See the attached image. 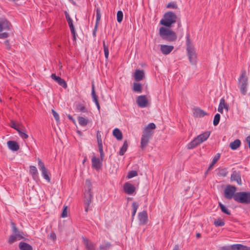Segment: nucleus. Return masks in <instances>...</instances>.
Masks as SVG:
<instances>
[{"mask_svg": "<svg viewBox=\"0 0 250 250\" xmlns=\"http://www.w3.org/2000/svg\"><path fill=\"white\" fill-rule=\"evenodd\" d=\"M179 250V246L178 245H175L173 249V250Z\"/></svg>", "mask_w": 250, "mask_h": 250, "instance_id": "774afa93", "label": "nucleus"}, {"mask_svg": "<svg viewBox=\"0 0 250 250\" xmlns=\"http://www.w3.org/2000/svg\"><path fill=\"white\" fill-rule=\"evenodd\" d=\"M230 180L231 181H236L239 185H242L241 174L240 172L239 171H232V173L231 174Z\"/></svg>", "mask_w": 250, "mask_h": 250, "instance_id": "ddd939ff", "label": "nucleus"}, {"mask_svg": "<svg viewBox=\"0 0 250 250\" xmlns=\"http://www.w3.org/2000/svg\"><path fill=\"white\" fill-rule=\"evenodd\" d=\"M136 103L139 107L141 108L146 107L148 104V101L146 96H139L137 98Z\"/></svg>", "mask_w": 250, "mask_h": 250, "instance_id": "9b49d317", "label": "nucleus"}, {"mask_svg": "<svg viewBox=\"0 0 250 250\" xmlns=\"http://www.w3.org/2000/svg\"><path fill=\"white\" fill-rule=\"evenodd\" d=\"M76 110L79 111L86 112H87V109L84 105L82 104H79L76 105Z\"/></svg>", "mask_w": 250, "mask_h": 250, "instance_id": "ea45409f", "label": "nucleus"}, {"mask_svg": "<svg viewBox=\"0 0 250 250\" xmlns=\"http://www.w3.org/2000/svg\"><path fill=\"white\" fill-rule=\"evenodd\" d=\"M113 135L118 140H121L123 138L122 133L118 128H115L113 130Z\"/></svg>", "mask_w": 250, "mask_h": 250, "instance_id": "c756f323", "label": "nucleus"}, {"mask_svg": "<svg viewBox=\"0 0 250 250\" xmlns=\"http://www.w3.org/2000/svg\"><path fill=\"white\" fill-rule=\"evenodd\" d=\"M220 119V115L219 114L217 113L216 114L214 117L213 120V125L214 126H216L218 125L219 121Z\"/></svg>", "mask_w": 250, "mask_h": 250, "instance_id": "a18cd8bd", "label": "nucleus"}, {"mask_svg": "<svg viewBox=\"0 0 250 250\" xmlns=\"http://www.w3.org/2000/svg\"><path fill=\"white\" fill-rule=\"evenodd\" d=\"M96 23L98 24L99 21L101 20V9L100 8H97L96 9Z\"/></svg>", "mask_w": 250, "mask_h": 250, "instance_id": "79ce46f5", "label": "nucleus"}, {"mask_svg": "<svg viewBox=\"0 0 250 250\" xmlns=\"http://www.w3.org/2000/svg\"><path fill=\"white\" fill-rule=\"evenodd\" d=\"M8 148L12 151H17L20 146L18 143L14 141H9L7 143Z\"/></svg>", "mask_w": 250, "mask_h": 250, "instance_id": "412c9836", "label": "nucleus"}, {"mask_svg": "<svg viewBox=\"0 0 250 250\" xmlns=\"http://www.w3.org/2000/svg\"><path fill=\"white\" fill-rule=\"evenodd\" d=\"M104 158V157L102 159L100 157V159H99L97 158L95 156H93L91 159L92 167L96 170L101 169Z\"/></svg>", "mask_w": 250, "mask_h": 250, "instance_id": "1a4fd4ad", "label": "nucleus"}, {"mask_svg": "<svg viewBox=\"0 0 250 250\" xmlns=\"http://www.w3.org/2000/svg\"><path fill=\"white\" fill-rule=\"evenodd\" d=\"M51 78L63 88H66L67 87V85L66 82L60 77L56 76L55 74H52Z\"/></svg>", "mask_w": 250, "mask_h": 250, "instance_id": "2eb2a0df", "label": "nucleus"}, {"mask_svg": "<svg viewBox=\"0 0 250 250\" xmlns=\"http://www.w3.org/2000/svg\"><path fill=\"white\" fill-rule=\"evenodd\" d=\"M145 77V73L143 70L139 69L136 70L134 74V78L136 81L142 80Z\"/></svg>", "mask_w": 250, "mask_h": 250, "instance_id": "6ab92c4d", "label": "nucleus"}, {"mask_svg": "<svg viewBox=\"0 0 250 250\" xmlns=\"http://www.w3.org/2000/svg\"><path fill=\"white\" fill-rule=\"evenodd\" d=\"M49 238L54 241L56 239V236L54 232H52L49 235Z\"/></svg>", "mask_w": 250, "mask_h": 250, "instance_id": "bf43d9fd", "label": "nucleus"}, {"mask_svg": "<svg viewBox=\"0 0 250 250\" xmlns=\"http://www.w3.org/2000/svg\"><path fill=\"white\" fill-rule=\"evenodd\" d=\"M224 107V99L222 98L220 100L219 106L218 108V111L222 114L223 113Z\"/></svg>", "mask_w": 250, "mask_h": 250, "instance_id": "a19ab883", "label": "nucleus"}, {"mask_svg": "<svg viewBox=\"0 0 250 250\" xmlns=\"http://www.w3.org/2000/svg\"><path fill=\"white\" fill-rule=\"evenodd\" d=\"M30 173L32 175L34 179H36L38 176V172L36 167L31 166L30 167Z\"/></svg>", "mask_w": 250, "mask_h": 250, "instance_id": "c85d7f7f", "label": "nucleus"}, {"mask_svg": "<svg viewBox=\"0 0 250 250\" xmlns=\"http://www.w3.org/2000/svg\"><path fill=\"white\" fill-rule=\"evenodd\" d=\"M167 8L176 9L177 8V5L174 2H171L167 4Z\"/></svg>", "mask_w": 250, "mask_h": 250, "instance_id": "3c124183", "label": "nucleus"}, {"mask_svg": "<svg viewBox=\"0 0 250 250\" xmlns=\"http://www.w3.org/2000/svg\"><path fill=\"white\" fill-rule=\"evenodd\" d=\"M187 51L190 62L195 64L196 62L197 56L194 48L188 47L187 49Z\"/></svg>", "mask_w": 250, "mask_h": 250, "instance_id": "6e6552de", "label": "nucleus"}, {"mask_svg": "<svg viewBox=\"0 0 250 250\" xmlns=\"http://www.w3.org/2000/svg\"><path fill=\"white\" fill-rule=\"evenodd\" d=\"M17 131L18 132L20 136L23 139H26L28 138V135L26 134L23 129H17Z\"/></svg>", "mask_w": 250, "mask_h": 250, "instance_id": "c9c22d12", "label": "nucleus"}, {"mask_svg": "<svg viewBox=\"0 0 250 250\" xmlns=\"http://www.w3.org/2000/svg\"><path fill=\"white\" fill-rule=\"evenodd\" d=\"M219 206L221 209V211L223 213L227 215H230V212L229 210L227 208L223 205L221 203H219Z\"/></svg>", "mask_w": 250, "mask_h": 250, "instance_id": "4c0bfd02", "label": "nucleus"}, {"mask_svg": "<svg viewBox=\"0 0 250 250\" xmlns=\"http://www.w3.org/2000/svg\"><path fill=\"white\" fill-rule=\"evenodd\" d=\"M174 47L172 45H161L160 49L162 53L164 55L169 54L173 49Z\"/></svg>", "mask_w": 250, "mask_h": 250, "instance_id": "a211bd4d", "label": "nucleus"}, {"mask_svg": "<svg viewBox=\"0 0 250 250\" xmlns=\"http://www.w3.org/2000/svg\"><path fill=\"white\" fill-rule=\"evenodd\" d=\"M16 238H17L16 236L15 235H11L9 237L8 242L10 244H12V243H14L16 241Z\"/></svg>", "mask_w": 250, "mask_h": 250, "instance_id": "6e6d98bb", "label": "nucleus"}, {"mask_svg": "<svg viewBox=\"0 0 250 250\" xmlns=\"http://www.w3.org/2000/svg\"><path fill=\"white\" fill-rule=\"evenodd\" d=\"M232 250H250V247L241 244H234L231 246Z\"/></svg>", "mask_w": 250, "mask_h": 250, "instance_id": "5701e85b", "label": "nucleus"}, {"mask_svg": "<svg viewBox=\"0 0 250 250\" xmlns=\"http://www.w3.org/2000/svg\"><path fill=\"white\" fill-rule=\"evenodd\" d=\"M220 155L219 154H217L215 157L213 158L211 163L210 164L209 166L208 167V170L206 172V173H207L209 170H211L214 166V165L216 163V162L218 161V160L219 159Z\"/></svg>", "mask_w": 250, "mask_h": 250, "instance_id": "72a5a7b5", "label": "nucleus"}, {"mask_svg": "<svg viewBox=\"0 0 250 250\" xmlns=\"http://www.w3.org/2000/svg\"><path fill=\"white\" fill-rule=\"evenodd\" d=\"M186 38H187V40H186L187 49L188 48V47L194 48L191 43L190 40L189 39V34H188L187 35Z\"/></svg>", "mask_w": 250, "mask_h": 250, "instance_id": "8fccbe9b", "label": "nucleus"}, {"mask_svg": "<svg viewBox=\"0 0 250 250\" xmlns=\"http://www.w3.org/2000/svg\"><path fill=\"white\" fill-rule=\"evenodd\" d=\"M214 224L216 227H222L225 225V222L222 220L219 219L214 221Z\"/></svg>", "mask_w": 250, "mask_h": 250, "instance_id": "49530a36", "label": "nucleus"}, {"mask_svg": "<svg viewBox=\"0 0 250 250\" xmlns=\"http://www.w3.org/2000/svg\"><path fill=\"white\" fill-rule=\"evenodd\" d=\"M38 166L40 170L42 172V174L44 179H45L48 182H50V178L48 175V170L46 168L44 163L42 161V160L38 158Z\"/></svg>", "mask_w": 250, "mask_h": 250, "instance_id": "0eeeda50", "label": "nucleus"}, {"mask_svg": "<svg viewBox=\"0 0 250 250\" xmlns=\"http://www.w3.org/2000/svg\"><path fill=\"white\" fill-rule=\"evenodd\" d=\"M224 108L227 111L229 110V105L226 104L225 100H224Z\"/></svg>", "mask_w": 250, "mask_h": 250, "instance_id": "0e129e2a", "label": "nucleus"}, {"mask_svg": "<svg viewBox=\"0 0 250 250\" xmlns=\"http://www.w3.org/2000/svg\"><path fill=\"white\" fill-rule=\"evenodd\" d=\"M123 13L121 11H118L117 13V20L120 23L123 21Z\"/></svg>", "mask_w": 250, "mask_h": 250, "instance_id": "de8ad7c7", "label": "nucleus"}, {"mask_svg": "<svg viewBox=\"0 0 250 250\" xmlns=\"http://www.w3.org/2000/svg\"><path fill=\"white\" fill-rule=\"evenodd\" d=\"M67 207L66 206L63 208L61 216L62 218L66 217L67 216Z\"/></svg>", "mask_w": 250, "mask_h": 250, "instance_id": "5fc2aeb1", "label": "nucleus"}, {"mask_svg": "<svg viewBox=\"0 0 250 250\" xmlns=\"http://www.w3.org/2000/svg\"><path fill=\"white\" fill-rule=\"evenodd\" d=\"M246 141L249 145V147L250 148V136L247 137Z\"/></svg>", "mask_w": 250, "mask_h": 250, "instance_id": "680f3d73", "label": "nucleus"}, {"mask_svg": "<svg viewBox=\"0 0 250 250\" xmlns=\"http://www.w3.org/2000/svg\"><path fill=\"white\" fill-rule=\"evenodd\" d=\"M11 127H12V128H13L15 129L17 131V129H20V128L17 127V126H16V125H15V123H13V124H12V125H11Z\"/></svg>", "mask_w": 250, "mask_h": 250, "instance_id": "69168bd1", "label": "nucleus"}, {"mask_svg": "<svg viewBox=\"0 0 250 250\" xmlns=\"http://www.w3.org/2000/svg\"><path fill=\"white\" fill-rule=\"evenodd\" d=\"M9 36V35L6 32H4L2 33H0V39H6Z\"/></svg>", "mask_w": 250, "mask_h": 250, "instance_id": "4d7b16f0", "label": "nucleus"}, {"mask_svg": "<svg viewBox=\"0 0 250 250\" xmlns=\"http://www.w3.org/2000/svg\"><path fill=\"white\" fill-rule=\"evenodd\" d=\"M132 207L133 209L132 213V219H133L138 209V205L136 202H133L132 205Z\"/></svg>", "mask_w": 250, "mask_h": 250, "instance_id": "58836bf2", "label": "nucleus"}, {"mask_svg": "<svg viewBox=\"0 0 250 250\" xmlns=\"http://www.w3.org/2000/svg\"><path fill=\"white\" fill-rule=\"evenodd\" d=\"M11 226H12V228L13 232L14 233H17V232H19V230L16 228V224L14 222H11Z\"/></svg>", "mask_w": 250, "mask_h": 250, "instance_id": "864d4df0", "label": "nucleus"}, {"mask_svg": "<svg viewBox=\"0 0 250 250\" xmlns=\"http://www.w3.org/2000/svg\"><path fill=\"white\" fill-rule=\"evenodd\" d=\"M151 135L150 133L144 131L141 141V147L142 149H144L147 146Z\"/></svg>", "mask_w": 250, "mask_h": 250, "instance_id": "9d476101", "label": "nucleus"}, {"mask_svg": "<svg viewBox=\"0 0 250 250\" xmlns=\"http://www.w3.org/2000/svg\"><path fill=\"white\" fill-rule=\"evenodd\" d=\"M228 173V171H227V169L226 168L220 169H219L218 172V175L225 177L227 176Z\"/></svg>", "mask_w": 250, "mask_h": 250, "instance_id": "09e8293b", "label": "nucleus"}, {"mask_svg": "<svg viewBox=\"0 0 250 250\" xmlns=\"http://www.w3.org/2000/svg\"><path fill=\"white\" fill-rule=\"evenodd\" d=\"M1 26H2V30H10L11 27V23L7 20H4L0 21Z\"/></svg>", "mask_w": 250, "mask_h": 250, "instance_id": "b1692460", "label": "nucleus"}, {"mask_svg": "<svg viewBox=\"0 0 250 250\" xmlns=\"http://www.w3.org/2000/svg\"><path fill=\"white\" fill-rule=\"evenodd\" d=\"M193 114L195 117H203L204 116L207 114L206 112L200 108L195 109Z\"/></svg>", "mask_w": 250, "mask_h": 250, "instance_id": "bb28decb", "label": "nucleus"}, {"mask_svg": "<svg viewBox=\"0 0 250 250\" xmlns=\"http://www.w3.org/2000/svg\"><path fill=\"white\" fill-rule=\"evenodd\" d=\"M210 133L209 131L205 132L204 133L198 135L196 137V139L199 141V143L201 144L207 140L210 135Z\"/></svg>", "mask_w": 250, "mask_h": 250, "instance_id": "4be33fe9", "label": "nucleus"}, {"mask_svg": "<svg viewBox=\"0 0 250 250\" xmlns=\"http://www.w3.org/2000/svg\"><path fill=\"white\" fill-rule=\"evenodd\" d=\"M218 250H230V249L228 247H223Z\"/></svg>", "mask_w": 250, "mask_h": 250, "instance_id": "e2e57ef3", "label": "nucleus"}, {"mask_svg": "<svg viewBox=\"0 0 250 250\" xmlns=\"http://www.w3.org/2000/svg\"><path fill=\"white\" fill-rule=\"evenodd\" d=\"M159 34L163 40L167 42H173L177 39V36L174 32L164 27L160 28Z\"/></svg>", "mask_w": 250, "mask_h": 250, "instance_id": "f257e3e1", "label": "nucleus"}, {"mask_svg": "<svg viewBox=\"0 0 250 250\" xmlns=\"http://www.w3.org/2000/svg\"><path fill=\"white\" fill-rule=\"evenodd\" d=\"M19 247L21 250H33L31 246L25 242L20 243Z\"/></svg>", "mask_w": 250, "mask_h": 250, "instance_id": "a878e982", "label": "nucleus"}, {"mask_svg": "<svg viewBox=\"0 0 250 250\" xmlns=\"http://www.w3.org/2000/svg\"><path fill=\"white\" fill-rule=\"evenodd\" d=\"M124 190L126 194L131 195L135 192V188L129 182H126L124 185Z\"/></svg>", "mask_w": 250, "mask_h": 250, "instance_id": "dca6fc26", "label": "nucleus"}, {"mask_svg": "<svg viewBox=\"0 0 250 250\" xmlns=\"http://www.w3.org/2000/svg\"><path fill=\"white\" fill-rule=\"evenodd\" d=\"M133 90L137 93H141L142 91V86L141 83H134Z\"/></svg>", "mask_w": 250, "mask_h": 250, "instance_id": "2f4dec72", "label": "nucleus"}, {"mask_svg": "<svg viewBox=\"0 0 250 250\" xmlns=\"http://www.w3.org/2000/svg\"><path fill=\"white\" fill-rule=\"evenodd\" d=\"M103 47L105 57L107 59L109 55V51L108 46L105 44L104 41H103Z\"/></svg>", "mask_w": 250, "mask_h": 250, "instance_id": "37998d69", "label": "nucleus"}, {"mask_svg": "<svg viewBox=\"0 0 250 250\" xmlns=\"http://www.w3.org/2000/svg\"><path fill=\"white\" fill-rule=\"evenodd\" d=\"M241 145V141L239 139H236L229 144V146L232 150H235L238 148Z\"/></svg>", "mask_w": 250, "mask_h": 250, "instance_id": "cd10ccee", "label": "nucleus"}, {"mask_svg": "<svg viewBox=\"0 0 250 250\" xmlns=\"http://www.w3.org/2000/svg\"><path fill=\"white\" fill-rule=\"evenodd\" d=\"M199 144H200V143H199V141L196 139V138H195L188 145V148L192 149L197 146Z\"/></svg>", "mask_w": 250, "mask_h": 250, "instance_id": "7c9ffc66", "label": "nucleus"}, {"mask_svg": "<svg viewBox=\"0 0 250 250\" xmlns=\"http://www.w3.org/2000/svg\"><path fill=\"white\" fill-rule=\"evenodd\" d=\"M52 113L53 114V115L56 120V121L58 122L60 121V117L59 115L58 114L57 112H56L54 109H52Z\"/></svg>", "mask_w": 250, "mask_h": 250, "instance_id": "603ef678", "label": "nucleus"}, {"mask_svg": "<svg viewBox=\"0 0 250 250\" xmlns=\"http://www.w3.org/2000/svg\"><path fill=\"white\" fill-rule=\"evenodd\" d=\"M177 19L176 15L173 12L168 11L164 15L160 21V24L166 27H170L171 24L176 22Z\"/></svg>", "mask_w": 250, "mask_h": 250, "instance_id": "f03ea898", "label": "nucleus"}, {"mask_svg": "<svg viewBox=\"0 0 250 250\" xmlns=\"http://www.w3.org/2000/svg\"><path fill=\"white\" fill-rule=\"evenodd\" d=\"M234 200L241 204H250V192L242 191L236 192Z\"/></svg>", "mask_w": 250, "mask_h": 250, "instance_id": "20e7f679", "label": "nucleus"}, {"mask_svg": "<svg viewBox=\"0 0 250 250\" xmlns=\"http://www.w3.org/2000/svg\"><path fill=\"white\" fill-rule=\"evenodd\" d=\"M78 120L79 124L83 126L86 125L88 123L87 120L83 117H79Z\"/></svg>", "mask_w": 250, "mask_h": 250, "instance_id": "e433bc0d", "label": "nucleus"}, {"mask_svg": "<svg viewBox=\"0 0 250 250\" xmlns=\"http://www.w3.org/2000/svg\"><path fill=\"white\" fill-rule=\"evenodd\" d=\"M156 128V125L154 123H149L145 128L144 132L146 133H150L151 135L152 134V132L151 131V129H154Z\"/></svg>", "mask_w": 250, "mask_h": 250, "instance_id": "473e14b6", "label": "nucleus"}, {"mask_svg": "<svg viewBox=\"0 0 250 250\" xmlns=\"http://www.w3.org/2000/svg\"><path fill=\"white\" fill-rule=\"evenodd\" d=\"M91 96H92V97L93 99V101L95 103V104L97 107V108L98 109V110H100V104H99V103L98 101V96H97V95L96 94V93H95V86H94V84L93 83H92V84Z\"/></svg>", "mask_w": 250, "mask_h": 250, "instance_id": "aec40b11", "label": "nucleus"}, {"mask_svg": "<svg viewBox=\"0 0 250 250\" xmlns=\"http://www.w3.org/2000/svg\"><path fill=\"white\" fill-rule=\"evenodd\" d=\"M238 84L242 94L244 95H246L247 92L248 78L245 70L242 71L241 75L238 79Z\"/></svg>", "mask_w": 250, "mask_h": 250, "instance_id": "7ed1b4c3", "label": "nucleus"}, {"mask_svg": "<svg viewBox=\"0 0 250 250\" xmlns=\"http://www.w3.org/2000/svg\"><path fill=\"white\" fill-rule=\"evenodd\" d=\"M236 188L234 186L228 185L224 190L225 197L229 200L233 198L234 200L236 195Z\"/></svg>", "mask_w": 250, "mask_h": 250, "instance_id": "39448f33", "label": "nucleus"}, {"mask_svg": "<svg viewBox=\"0 0 250 250\" xmlns=\"http://www.w3.org/2000/svg\"><path fill=\"white\" fill-rule=\"evenodd\" d=\"M97 26H98V24L96 23L95 27L93 31V33H92L94 37H95L96 35V31H97Z\"/></svg>", "mask_w": 250, "mask_h": 250, "instance_id": "052dcab7", "label": "nucleus"}, {"mask_svg": "<svg viewBox=\"0 0 250 250\" xmlns=\"http://www.w3.org/2000/svg\"><path fill=\"white\" fill-rule=\"evenodd\" d=\"M138 219L141 225H145L147 222L148 217L147 212L144 210L138 213Z\"/></svg>", "mask_w": 250, "mask_h": 250, "instance_id": "f3484780", "label": "nucleus"}, {"mask_svg": "<svg viewBox=\"0 0 250 250\" xmlns=\"http://www.w3.org/2000/svg\"><path fill=\"white\" fill-rule=\"evenodd\" d=\"M67 117L70 120H72L73 122L75 121L73 117L70 115H68Z\"/></svg>", "mask_w": 250, "mask_h": 250, "instance_id": "338daca9", "label": "nucleus"}, {"mask_svg": "<svg viewBox=\"0 0 250 250\" xmlns=\"http://www.w3.org/2000/svg\"><path fill=\"white\" fill-rule=\"evenodd\" d=\"M97 140L98 142V149L100 153V156L102 159L104 157V153L103 148L101 135L99 131H98L97 132Z\"/></svg>", "mask_w": 250, "mask_h": 250, "instance_id": "4468645a", "label": "nucleus"}, {"mask_svg": "<svg viewBox=\"0 0 250 250\" xmlns=\"http://www.w3.org/2000/svg\"><path fill=\"white\" fill-rule=\"evenodd\" d=\"M137 175L138 173L136 171L131 170L128 172L126 177L128 179H130L137 176Z\"/></svg>", "mask_w": 250, "mask_h": 250, "instance_id": "c03bdc74", "label": "nucleus"}, {"mask_svg": "<svg viewBox=\"0 0 250 250\" xmlns=\"http://www.w3.org/2000/svg\"><path fill=\"white\" fill-rule=\"evenodd\" d=\"M86 183L88 184V192L85 194V197H86V199L84 201V208L85 211L88 212L89 209V207L91 202L92 195L90 192L91 188H90V182L89 180H87L86 181Z\"/></svg>", "mask_w": 250, "mask_h": 250, "instance_id": "423d86ee", "label": "nucleus"}, {"mask_svg": "<svg viewBox=\"0 0 250 250\" xmlns=\"http://www.w3.org/2000/svg\"><path fill=\"white\" fill-rule=\"evenodd\" d=\"M65 16H66V18L67 21L68 22L71 32V34L73 35V40H76L77 34H76V31H75V29L74 28V26L73 23V21L70 17L68 14L67 13L65 15Z\"/></svg>", "mask_w": 250, "mask_h": 250, "instance_id": "f8f14e48", "label": "nucleus"}, {"mask_svg": "<svg viewBox=\"0 0 250 250\" xmlns=\"http://www.w3.org/2000/svg\"><path fill=\"white\" fill-rule=\"evenodd\" d=\"M127 147H128L127 141L126 140H125L124 141V144L120 150L119 154L121 156L124 155L125 153L127 150Z\"/></svg>", "mask_w": 250, "mask_h": 250, "instance_id": "f704fd0d", "label": "nucleus"}, {"mask_svg": "<svg viewBox=\"0 0 250 250\" xmlns=\"http://www.w3.org/2000/svg\"><path fill=\"white\" fill-rule=\"evenodd\" d=\"M16 234V237L18 238L19 239H21L23 238V233L22 232L19 231V232H17L15 233Z\"/></svg>", "mask_w": 250, "mask_h": 250, "instance_id": "13d9d810", "label": "nucleus"}, {"mask_svg": "<svg viewBox=\"0 0 250 250\" xmlns=\"http://www.w3.org/2000/svg\"><path fill=\"white\" fill-rule=\"evenodd\" d=\"M83 240L87 250H96L95 248V245L93 243L89 242L86 238H83Z\"/></svg>", "mask_w": 250, "mask_h": 250, "instance_id": "393cba45", "label": "nucleus"}]
</instances>
